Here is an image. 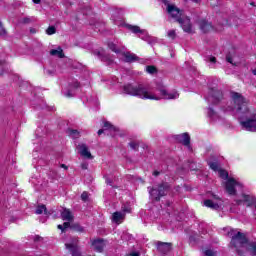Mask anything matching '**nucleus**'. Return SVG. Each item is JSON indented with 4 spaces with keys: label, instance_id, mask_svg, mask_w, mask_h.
I'll return each instance as SVG.
<instances>
[{
    "label": "nucleus",
    "instance_id": "nucleus-1",
    "mask_svg": "<svg viewBox=\"0 0 256 256\" xmlns=\"http://www.w3.org/2000/svg\"><path fill=\"white\" fill-rule=\"evenodd\" d=\"M123 92L132 97H139V99H150L154 101H161V99H178L179 93L177 91L168 92L165 86H158L154 90H149L143 84L132 85L127 84L123 87Z\"/></svg>",
    "mask_w": 256,
    "mask_h": 256
},
{
    "label": "nucleus",
    "instance_id": "nucleus-2",
    "mask_svg": "<svg viewBox=\"0 0 256 256\" xmlns=\"http://www.w3.org/2000/svg\"><path fill=\"white\" fill-rule=\"evenodd\" d=\"M231 99L235 106L229 108L228 111H235L238 119H246L240 121L243 129L246 131H256V114L249 116L247 100L237 92H231Z\"/></svg>",
    "mask_w": 256,
    "mask_h": 256
},
{
    "label": "nucleus",
    "instance_id": "nucleus-3",
    "mask_svg": "<svg viewBox=\"0 0 256 256\" xmlns=\"http://www.w3.org/2000/svg\"><path fill=\"white\" fill-rule=\"evenodd\" d=\"M227 236L231 237V245H233V247L236 249H246V251L251 252V255L256 256V242H249L245 234L237 230L229 229Z\"/></svg>",
    "mask_w": 256,
    "mask_h": 256
},
{
    "label": "nucleus",
    "instance_id": "nucleus-4",
    "mask_svg": "<svg viewBox=\"0 0 256 256\" xmlns=\"http://www.w3.org/2000/svg\"><path fill=\"white\" fill-rule=\"evenodd\" d=\"M148 191L152 199H155V201H160L161 197H165V195H167V192L169 191V184L162 183L157 188L148 187Z\"/></svg>",
    "mask_w": 256,
    "mask_h": 256
},
{
    "label": "nucleus",
    "instance_id": "nucleus-5",
    "mask_svg": "<svg viewBox=\"0 0 256 256\" xmlns=\"http://www.w3.org/2000/svg\"><path fill=\"white\" fill-rule=\"evenodd\" d=\"M66 249H69L72 256H81V251L79 250V239L70 238L68 242L65 243Z\"/></svg>",
    "mask_w": 256,
    "mask_h": 256
},
{
    "label": "nucleus",
    "instance_id": "nucleus-6",
    "mask_svg": "<svg viewBox=\"0 0 256 256\" xmlns=\"http://www.w3.org/2000/svg\"><path fill=\"white\" fill-rule=\"evenodd\" d=\"M223 101V92L219 89H211L209 91L208 102L212 105H219Z\"/></svg>",
    "mask_w": 256,
    "mask_h": 256
},
{
    "label": "nucleus",
    "instance_id": "nucleus-7",
    "mask_svg": "<svg viewBox=\"0 0 256 256\" xmlns=\"http://www.w3.org/2000/svg\"><path fill=\"white\" fill-rule=\"evenodd\" d=\"M167 12L172 19H175V21H179V19L183 17V12L175 5L168 4Z\"/></svg>",
    "mask_w": 256,
    "mask_h": 256
},
{
    "label": "nucleus",
    "instance_id": "nucleus-8",
    "mask_svg": "<svg viewBox=\"0 0 256 256\" xmlns=\"http://www.w3.org/2000/svg\"><path fill=\"white\" fill-rule=\"evenodd\" d=\"M178 23L181 25L185 33H193V26L191 25L189 17L182 15V17L178 19Z\"/></svg>",
    "mask_w": 256,
    "mask_h": 256
},
{
    "label": "nucleus",
    "instance_id": "nucleus-9",
    "mask_svg": "<svg viewBox=\"0 0 256 256\" xmlns=\"http://www.w3.org/2000/svg\"><path fill=\"white\" fill-rule=\"evenodd\" d=\"M77 150L79 155H81V157H83L84 159H93V155L91 154V151H89V146H87V144H78Z\"/></svg>",
    "mask_w": 256,
    "mask_h": 256
},
{
    "label": "nucleus",
    "instance_id": "nucleus-10",
    "mask_svg": "<svg viewBox=\"0 0 256 256\" xmlns=\"http://www.w3.org/2000/svg\"><path fill=\"white\" fill-rule=\"evenodd\" d=\"M237 185H241V184H239V182H237L233 178H229L225 183V189L227 193L229 195H235V193H237V190H235V187H237Z\"/></svg>",
    "mask_w": 256,
    "mask_h": 256
},
{
    "label": "nucleus",
    "instance_id": "nucleus-11",
    "mask_svg": "<svg viewBox=\"0 0 256 256\" xmlns=\"http://www.w3.org/2000/svg\"><path fill=\"white\" fill-rule=\"evenodd\" d=\"M175 139L178 143H182V145L191 149V137L189 136V133L176 135Z\"/></svg>",
    "mask_w": 256,
    "mask_h": 256
},
{
    "label": "nucleus",
    "instance_id": "nucleus-12",
    "mask_svg": "<svg viewBox=\"0 0 256 256\" xmlns=\"http://www.w3.org/2000/svg\"><path fill=\"white\" fill-rule=\"evenodd\" d=\"M198 25L203 33H209V31H211V29H213V26L211 25V23H209L206 20H200L198 22Z\"/></svg>",
    "mask_w": 256,
    "mask_h": 256
},
{
    "label": "nucleus",
    "instance_id": "nucleus-13",
    "mask_svg": "<svg viewBox=\"0 0 256 256\" xmlns=\"http://www.w3.org/2000/svg\"><path fill=\"white\" fill-rule=\"evenodd\" d=\"M124 220H125V213H122V212H114L113 213V215H112L113 223L120 225V223H123Z\"/></svg>",
    "mask_w": 256,
    "mask_h": 256
},
{
    "label": "nucleus",
    "instance_id": "nucleus-14",
    "mask_svg": "<svg viewBox=\"0 0 256 256\" xmlns=\"http://www.w3.org/2000/svg\"><path fill=\"white\" fill-rule=\"evenodd\" d=\"M92 247L98 252L101 253L103 251V249H105V241L98 239V240H94L92 242Z\"/></svg>",
    "mask_w": 256,
    "mask_h": 256
},
{
    "label": "nucleus",
    "instance_id": "nucleus-15",
    "mask_svg": "<svg viewBox=\"0 0 256 256\" xmlns=\"http://www.w3.org/2000/svg\"><path fill=\"white\" fill-rule=\"evenodd\" d=\"M157 249L160 253H169L171 251V243L158 242Z\"/></svg>",
    "mask_w": 256,
    "mask_h": 256
},
{
    "label": "nucleus",
    "instance_id": "nucleus-16",
    "mask_svg": "<svg viewBox=\"0 0 256 256\" xmlns=\"http://www.w3.org/2000/svg\"><path fill=\"white\" fill-rule=\"evenodd\" d=\"M61 218L63 221H71L73 219V213L71 210L64 208L61 212Z\"/></svg>",
    "mask_w": 256,
    "mask_h": 256
},
{
    "label": "nucleus",
    "instance_id": "nucleus-17",
    "mask_svg": "<svg viewBox=\"0 0 256 256\" xmlns=\"http://www.w3.org/2000/svg\"><path fill=\"white\" fill-rule=\"evenodd\" d=\"M243 199L245 203H247V207H253V205L256 207V199L254 196L243 194Z\"/></svg>",
    "mask_w": 256,
    "mask_h": 256
},
{
    "label": "nucleus",
    "instance_id": "nucleus-18",
    "mask_svg": "<svg viewBox=\"0 0 256 256\" xmlns=\"http://www.w3.org/2000/svg\"><path fill=\"white\" fill-rule=\"evenodd\" d=\"M124 59H125L126 63H133L134 61H137V59H139V57H137V55H135L131 52H126V53H124Z\"/></svg>",
    "mask_w": 256,
    "mask_h": 256
},
{
    "label": "nucleus",
    "instance_id": "nucleus-19",
    "mask_svg": "<svg viewBox=\"0 0 256 256\" xmlns=\"http://www.w3.org/2000/svg\"><path fill=\"white\" fill-rule=\"evenodd\" d=\"M50 55L53 57H59V59H63L65 57V54L63 53V49L61 47H58L57 49H52L50 51Z\"/></svg>",
    "mask_w": 256,
    "mask_h": 256
},
{
    "label": "nucleus",
    "instance_id": "nucleus-20",
    "mask_svg": "<svg viewBox=\"0 0 256 256\" xmlns=\"http://www.w3.org/2000/svg\"><path fill=\"white\" fill-rule=\"evenodd\" d=\"M42 213H44L46 217H49V215H51V212L47 211V207L45 205H40L36 208V215H42Z\"/></svg>",
    "mask_w": 256,
    "mask_h": 256
},
{
    "label": "nucleus",
    "instance_id": "nucleus-21",
    "mask_svg": "<svg viewBox=\"0 0 256 256\" xmlns=\"http://www.w3.org/2000/svg\"><path fill=\"white\" fill-rule=\"evenodd\" d=\"M104 129H106L108 131H113V133H117V131H119V128L115 127L109 121L104 122Z\"/></svg>",
    "mask_w": 256,
    "mask_h": 256
},
{
    "label": "nucleus",
    "instance_id": "nucleus-22",
    "mask_svg": "<svg viewBox=\"0 0 256 256\" xmlns=\"http://www.w3.org/2000/svg\"><path fill=\"white\" fill-rule=\"evenodd\" d=\"M205 207H210V209H219V204L213 202L212 200L204 201Z\"/></svg>",
    "mask_w": 256,
    "mask_h": 256
},
{
    "label": "nucleus",
    "instance_id": "nucleus-23",
    "mask_svg": "<svg viewBox=\"0 0 256 256\" xmlns=\"http://www.w3.org/2000/svg\"><path fill=\"white\" fill-rule=\"evenodd\" d=\"M68 135H69V137H71L72 139H79V137H80L79 131H77V130H69V131H68Z\"/></svg>",
    "mask_w": 256,
    "mask_h": 256
},
{
    "label": "nucleus",
    "instance_id": "nucleus-24",
    "mask_svg": "<svg viewBox=\"0 0 256 256\" xmlns=\"http://www.w3.org/2000/svg\"><path fill=\"white\" fill-rule=\"evenodd\" d=\"M128 29L132 31V33H143V30H141L139 26L128 25Z\"/></svg>",
    "mask_w": 256,
    "mask_h": 256
},
{
    "label": "nucleus",
    "instance_id": "nucleus-25",
    "mask_svg": "<svg viewBox=\"0 0 256 256\" xmlns=\"http://www.w3.org/2000/svg\"><path fill=\"white\" fill-rule=\"evenodd\" d=\"M219 177H221V179H229V173L223 169H219Z\"/></svg>",
    "mask_w": 256,
    "mask_h": 256
},
{
    "label": "nucleus",
    "instance_id": "nucleus-26",
    "mask_svg": "<svg viewBox=\"0 0 256 256\" xmlns=\"http://www.w3.org/2000/svg\"><path fill=\"white\" fill-rule=\"evenodd\" d=\"M146 71L150 75H155V73H157V68L155 66H147Z\"/></svg>",
    "mask_w": 256,
    "mask_h": 256
},
{
    "label": "nucleus",
    "instance_id": "nucleus-27",
    "mask_svg": "<svg viewBox=\"0 0 256 256\" xmlns=\"http://www.w3.org/2000/svg\"><path fill=\"white\" fill-rule=\"evenodd\" d=\"M108 47L114 53H119L121 51V50L117 49V45H115V43H113V42L108 43Z\"/></svg>",
    "mask_w": 256,
    "mask_h": 256
},
{
    "label": "nucleus",
    "instance_id": "nucleus-28",
    "mask_svg": "<svg viewBox=\"0 0 256 256\" xmlns=\"http://www.w3.org/2000/svg\"><path fill=\"white\" fill-rule=\"evenodd\" d=\"M208 165L212 171H218L219 170V164L217 162H208Z\"/></svg>",
    "mask_w": 256,
    "mask_h": 256
},
{
    "label": "nucleus",
    "instance_id": "nucleus-29",
    "mask_svg": "<svg viewBox=\"0 0 256 256\" xmlns=\"http://www.w3.org/2000/svg\"><path fill=\"white\" fill-rule=\"evenodd\" d=\"M57 29L55 26H49L46 30L47 35H55Z\"/></svg>",
    "mask_w": 256,
    "mask_h": 256
},
{
    "label": "nucleus",
    "instance_id": "nucleus-30",
    "mask_svg": "<svg viewBox=\"0 0 256 256\" xmlns=\"http://www.w3.org/2000/svg\"><path fill=\"white\" fill-rule=\"evenodd\" d=\"M167 37H169L170 39H175L177 37V33L175 32V30H169L167 32Z\"/></svg>",
    "mask_w": 256,
    "mask_h": 256
},
{
    "label": "nucleus",
    "instance_id": "nucleus-31",
    "mask_svg": "<svg viewBox=\"0 0 256 256\" xmlns=\"http://www.w3.org/2000/svg\"><path fill=\"white\" fill-rule=\"evenodd\" d=\"M208 116L210 117V119H215V117H217V113L214 110H212L211 108H209Z\"/></svg>",
    "mask_w": 256,
    "mask_h": 256
},
{
    "label": "nucleus",
    "instance_id": "nucleus-32",
    "mask_svg": "<svg viewBox=\"0 0 256 256\" xmlns=\"http://www.w3.org/2000/svg\"><path fill=\"white\" fill-rule=\"evenodd\" d=\"M7 35V30L3 28V23L0 22V37H5Z\"/></svg>",
    "mask_w": 256,
    "mask_h": 256
},
{
    "label": "nucleus",
    "instance_id": "nucleus-33",
    "mask_svg": "<svg viewBox=\"0 0 256 256\" xmlns=\"http://www.w3.org/2000/svg\"><path fill=\"white\" fill-rule=\"evenodd\" d=\"M81 199H82V201H89V193L83 192L81 194Z\"/></svg>",
    "mask_w": 256,
    "mask_h": 256
},
{
    "label": "nucleus",
    "instance_id": "nucleus-34",
    "mask_svg": "<svg viewBox=\"0 0 256 256\" xmlns=\"http://www.w3.org/2000/svg\"><path fill=\"white\" fill-rule=\"evenodd\" d=\"M75 231H78L79 233H83V227H81L79 224H75L72 226Z\"/></svg>",
    "mask_w": 256,
    "mask_h": 256
},
{
    "label": "nucleus",
    "instance_id": "nucleus-35",
    "mask_svg": "<svg viewBox=\"0 0 256 256\" xmlns=\"http://www.w3.org/2000/svg\"><path fill=\"white\" fill-rule=\"evenodd\" d=\"M204 254H205V256H216L217 255V253L214 252L213 250H206L204 252Z\"/></svg>",
    "mask_w": 256,
    "mask_h": 256
},
{
    "label": "nucleus",
    "instance_id": "nucleus-36",
    "mask_svg": "<svg viewBox=\"0 0 256 256\" xmlns=\"http://www.w3.org/2000/svg\"><path fill=\"white\" fill-rule=\"evenodd\" d=\"M129 145L131 149H134V150L139 149V144L137 142H130Z\"/></svg>",
    "mask_w": 256,
    "mask_h": 256
},
{
    "label": "nucleus",
    "instance_id": "nucleus-37",
    "mask_svg": "<svg viewBox=\"0 0 256 256\" xmlns=\"http://www.w3.org/2000/svg\"><path fill=\"white\" fill-rule=\"evenodd\" d=\"M88 168H89V163H87V162H82L81 163V169L87 170Z\"/></svg>",
    "mask_w": 256,
    "mask_h": 256
},
{
    "label": "nucleus",
    "instance_id": "nucleus-38",
    "mask_svg": "<svg viewBox=\"0 0 256 256\" xmlns=\"http://www.w3.org/2000/svg\"><path fill=\"white\" fill-rule=\"evenodd\" d=\"M208 60L210 63H217V58H215V56H209Z\"/></svg>",
    "mask_w": 256,
    "mask_h": 256
},
{
    "label": "nucleus",
    "instance_id": "nucleus-39",
    "mask_svg": "<svg viewBox=\"0 0 256 256\" xmlns=\"http://www.w3.org/2000/svg\"><path fill=\"white\" fill-rule=\"evenodd\" d=\"M122 213H124V215L126 214V213H131V208H127V207H123L122 208Z\"/></svg>",
    "mask_w": 256,
    "mask_h": 256
},
{
    "label": "nucleus",
    "instance_id": "nucleus-40",
    "mask_svg": "<svg viewBox=\"0 0 256 256\" xmlns=\"http://www.w3.org/2000/svg\"><path fill=\"white\" fill-rule=\"evenodd\" d=\"M31 21H33V19L28 18V17L22 19V23H25V24L31 23Z\"/></svg>",
    "mask_w": 256,
    "mask_h": 256
},
{
    "label": "nucleus",
    "instance_id": "nucleus-41",
    "mask_svg": "<svg viewBox=\"0 0 256 256\" xmlns=\"http://www.w3.org/2000/svg\"><path fill=\"white\" fill-rule=\"evenodd\" d=\"M63 227H64V229H69V227H71V223L64 222Z\"/></svg>",
    "mask_w": 256,
    "mask_h": 256
},
{
    "label": "nucleus",
    "instance_id": "nucleus-42",
    "mask_svg": "<svg viewBox=\"0 0 256 256\" xmlns=\"http://www.w3.org/2000/svg\"><path fill=\"white\" fill-rule=\"evenodd\" d=\"M141 254L139 252H131L127 256H140Z\"/></svg>",
    "mask_w": 256,
    "mask_h": 256
},
{
    "label": "nucleus",
    "instance_id": "nucleus-43",
    "mask_svg": "<svg viewBox=\"0 0 256 256\" xmlns=\"http://www.w3.org/2000/svg\"><path fill=\"white\" fill-rule=\"evenodd\" d=\"M226 61H228V63H231V65H233V58L231 57H226Z\"/></svg>",
    "mask_w": 256,
    "mask_h": 256
},
{
    "label": "nucleus",
    "instance_id": "nucleus-44",
    "mask_svg": "<svg viewBox=\"0 0 256 256\" xmlns=\"http://www.w3.org/2000/svg\"><path fill=\"white\" fill-rule=\"evenodd\" d=\"M73 92H71V90H69L67 93H66V97H73Z\"/></svg>",
    "mask_w": 256,
    "mask_h": 256
},
{
    "label": "nucleus",
    "instance_id": "nucleus-45",
    "mask_svg": "<svg viewBox=\"0 0 256 256\" xmlns=\"http://www.w3.org/2000/svg\"><path fill=\"white\" fill-rule=\"evenodd\" d=\"M160 174H161V172H159L157 170L153 172L154 177H159Z\"/></svg>",
    "mask_w": 256,
    "mask_h": 256
},
{
    "label": "nucleus",
    "instance_id": "nucleus-46",
    "mask_svg": "<svg viewBox=\"0 0 256 256\" xmlns=\"http://www.w3.org/2000/svg\"><path fill=\"white\" fill-rule=\"evenodd\" d=\"M58 229H60V231H65L64 226H63V225H61V224H59V225H58Z\"/></svg>",
    "mask_w": 256,
    "mask_h": 256
},
{
    "label": "nucleus",
    "instance_id": "nucleus-47",
    "mask_svg": "<svg viewBox=\"0 0 256 256\" xmlns=\"http://www.w3.org/2000/svg\"><path fill=\"white\" fill-rule=\"evenodd\" d=\"M79 87V82H74L73 88L77 89Z\"/></svg>",
    "mask_w": 256,
    "mask_h": 256
},
{
    "label": "nucleus",
    "instance_id": "nucleus-48",
    "mask_svg": "<svg viewBox=\"0 0 256 256\" xmlns=\"http://www.w3.org/2000/svg\"><path fill=\"white\" fill-rule=\"evenodd\" d=\"M104 131H105L104 129L98 130V135H103Z\"/></svg>",
    "mask_w": 256,
    "mask_h": 256
},
{
    "label": "nucleus",
    "instance_id": "nucleus-49",
    "mask_svg": "<svg viewBox=\"0 0 256 256\" xmlns=\"http://www.w3.org/2000/svg\"><path fill=\"white\" fill-rule=\"evenodd\" d=\"M61 168L62 169H68L67 165H65V164H61Z\"/></svg>",
    "mask_w": 256,
    "mask_h": 256
},
{
    "label": "nucleus",
    "instance_id": "nucleus-50",
    "mask_svg": "<svg viewBox=\"0 0 256 256\" xmlns=\"http://www.w3.org/2000/svg\"><path fill=\"white\" fill-rule=\"evenodd\" d=\"M32 1H33V3H36V4L41 3V0H32Z\"/></svg>",
    "mask_w": 256,
    "mask_h": 256
},
{
    "label": "nucleus",
    "instance_id": "nucleus-51",
    "mask_svg": "<svg viewBox=\"0 0 256 256\" xmlns=\"http://www.w3.org/2000/svg\"><path fill=\"white\" fill-rule=\"evenodd\" d=\"M253 75H256V69L252 70Z\"/></svg>",
    "mask_w": 256,
    "mask_h": 256
},
{
    "label": "nucleus",
    "instance_id": "nucleus-52",
    "mask_svg": "<svg viewBox=\"0 0 256 256\" xmlns=\"http://www.w3.org/2000/svg\"><path fill=\"white\" fill-rule=\"evenodd\" d=\"M237 204H238V205H241V200H238V201H237Z\"/></svg>",
    "mask_w": 256,
    "mask_h": 256
},
{
    "label": "nucleus",
    "instance_id": "nucleus-53",
    "mask_svg": "<svg viewBox=\"0 0 256 256\" xmlns=\"http://www.w3.org/2000/svg\"><path fill=\"white\" fill-rule=\"evenodd\" d=\"M192 1H194V3H197L199 0H192Z\"/></svg>",
    "mask_w": 256,
    "mask_h": 256
}]
</instances>
